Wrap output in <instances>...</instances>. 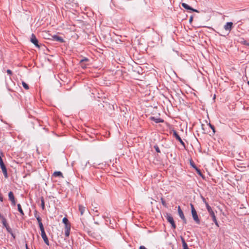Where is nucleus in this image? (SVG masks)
Wrapping results in <instances>:
<instances>
[{"instance_id": "obj_1", "label": "nucleus", "mask_w": 249, "mask_h": 249, "mask_svg": "<svg viewBox=\"0 0 249 249\" xmlns=\"http://www.w3.org/2000/svg\"><path fill=\"white\" fill-rule=\"evenodd\" d=\"M190 206L191 207V213H192L193 219L196 222V224H199L200 223V221L198 217L196 211L195 210V209L194 207V205L192 204H190Z\"/></svg>"}, {"instance_id": "obj_2", "label": "nucleus", "mask_w": 249, "mask_h": 249, "mask_svg": "<svg viewBox=\"0 0 249 249\" xmlns=\"http://www.w3.org/2000/svg\"><path fill=\"white\" fill-rule=\"evenodd\" d=\"M165 217L168 222L171 224L172 228L174 229H175L176 228V225L171 215L170 214L167 213Z\"/></svg>"}, {"instance_id": "obj_3", "label": "nucleus", "mask_w": 249, "mask_h": 249, "mask_svg": "<svg viewBox=\"0 0 249 249\" xmlns=\"http://www.w3.org/2000/svg\"><path fill=\"white\" fill-rule=\"evenodd\" d=\"M173 136L176 138V139L178 140L180 143L184 147L185 146V143L182 141V139L180 137V136L178 135V133L175 130H173Z\"/></svg>"}, {"instance_id": "obj_4", "label": "nucleus", "mask_w": 249, "mask_h": 249, "mask_svg": "<svg viewBox=\"0 0 249 249\" xmlns=\"http://www.w3.org/2000/svg\"><path fill=\"white\" fill-rule=\"evenodd\" d=\"M41 237H42L43 240H44L45 243L47 245H49V241L48 237H47V235H46V234L45 233V230L41 231Z\"/></svg>"}, {"instance_id": "obj_5", "label": "nucleus", "mask_w": 249, "mask_h": 249, "mask_svg": "<svg viewBox=\"0 0 249 249\" xmlns=\"http://www.w3.org/2000/svg\"><path fill=\"white\" fill-rule=\"evenodd\" d=\"M31 41L37 47L39 48V45L38 44V40L36 38L35 35L33 34H32L31 37Z\"/></svg>"}, {"instance_id": "obj_6", "label": "nucleus", "mask_w": 249, "mask_h": 249, "mask_svg": "<svg viewBox=\"0 0 249 249\" xmlns=\"http://www.w3.org/2000/svg\"><path fill=\"white\" fill-rule=\"evenodd\" d=\"M8 197L9 200L11 201L12 205L15 206L16 205V201L14 194L11 191L8 193Z\"/></svg>"}, {"instance_id": "obj_7", "label": "nucleus", "mask_w": 249, "mask_h": 249, "mask_svg": "<svg viewBox=\"0 0 249 249\" xmlns=\"http://www.w3.org/2000/svg\"><path fill=\"white\" fill-rule=\"evenodd\" d=\"M232 22H228L224 25V28L226 31L230 32L232 28Z\"/></svg>"}, {"instance_id": "obj_8", "label": "nucleus", "mask_w": 249, "mask_h": 249, "mask_svg": "<svg viewBox=\"0 0 249 249\" xmlns=\"http://www.w3.org/2000/svg\"><path fill=\"white\" fill-rule=\"evenodd\" d=\"M181 5L183 8H184L185 9H186L187 10H191L194 12L199 13V11L198 10L193 9V8H192L189 5H188L187 4H186L185 3H182Z\"/></svg>"}, {"instance_id": "obj_9", "label": "nucleus", "mask_w": 249, "mask_h": 249, "mask_svg": "<svg viewBox=\"0 0 249 249\" xmlns=\"http://www.w3.org/2000/svg\"><path fill=\"white\" fill-rule=\"evenodd\" d=\"M88 61L89 59L87 58H84V59H82L80 60V64L83 69H85L87 68V64H85V62H88Z\"/></svg>"}, {"instance_id": "obj_10", "label": "nucleus", "mask_w": 249, "mask_h": 249, "mask_svg": "<svg viewBox=\"0 0 249 249\" xmlns=\"http://www.w3.org/2000/svg\"><path fill=\"white\" fill-rule=\"evenodd\" d=\"M206 208L211 216L215 215L214 212L208 204H206Z\"/></svg>"}, {"instance_id": "obj_11", "label": "nucleus", "mask_w": 249, "mask_h": 249, "mask_svg": "<svg viewBox=\"0 0 249 249\" xmlns=\"http://www.w3.org/2000/svg\"><path fill=\"white\" fill-rule=\"evenodd\" d=\"M86 208L85 206L82 205H79V211L81 215H82L84 212L86 211Z\"/></svg>"}, {"instance_id": "obj_12", "label": "nucleus", "mask_w": 249, "mask_h": 249, "mask_svg": "<svg viewBox=\"0 0 249 249\" xmlns=\"http://www.w3.org/2000/svg\"><path fill=\"white\" fill-rule=\"evenodd\" d=\"M53 38L54 40H55L56 41H59L60 42H64V39H63V38H62L61 37L59 36H58L55 35V36H53Z\"/></svg>"}, {"instance_id": "obj_13", "label": "nucleus", "mask_w": 249, "mask_h": 249, "mask_svg": "<svg viewBox=\"0 0 249 249\" xmlns=\"http://www.w3.org/2000/svg\"><path fill=\"white\" fill-rule=\"evenodd\" d=\"M181 240L182 243L183 249H189L187 243L185 242L184 239L181 237Z\"/></svg>"}, {"instance_id": "obj_14", "label": "nucleus", "mask_w": 249, "mask_h": 249, "mask_svg": "<svg viewBox=\"0 0 249 249\" xmlns=\"http://www.w3.org/2000/svg\"><path fill=\"white\" fill-rule=\"evenodd\" d=\"M178 215L180 216V217L181 218H184V215L182 211L180 206H178Z\"/></svg>"}, {"instance_id": "obj_15", "label": "nucleus", "mask_w": 249, "mask_h": 249, "mask_svg": "<svg viewBox=\"0 0 249 249\" xmlns=\"http://www.w3.org/2000/svg\"><path fill=\"white\" fill-rule=\"evenodd\" d=\"M53 176L55 177H63L62 173L60 171H55L53 173Z\"/></svg>"}, {"instance_id": "obj_16", "label": "nucleus", "mask_w": 249, "mask_h": 249, "mask_svg": "<svg viewBox=\"0 0 249 249\" xmlns=\"http://www.w3.org/2000/svg\"><path fill=\"white\" fill-rule=\"evenodd\" d=\"M18 211H19V212L20 213V214L22 215H23L24 214V212L21 208V206L20 205V204H18Z\"/></svg>"}, {"instance_id": "obj_17", "label": "nucleus", "mask_w": 249, "mask_h": 249, "mask_svg": "<svg viewBox=\"0 0 249 249\" xmlns=\"http://www.w3.org/2000/svg\"><path fill=\"white\" fill-rule=\"evenodd\" d=\"M2 219V222L3 224V225L6 227L7 226L6 220V219L1 215V217H0Z\"/></svg>"}, {"instance_id": "obj_18", "label": "nucleus", "mask_w": 249, "mask_h": 249, "mask_svg": "<svg viewBox=\"0 0 249 249\" xmlns=\"http://www.w3.org/2000/svg\"><path fill=\"white\" fill-rule=\"evenodd\" d=\"M151 120H153L156 123H158L160 122H162L163 121L160 118H155L154 117H151Z\"/></svg>"}, {"instance_id": "obj_19", "label": "nucleus", "mask_w": 249, "mask_h": 249, "mask_svg": "<svg viewBox=\"0 0 249 249\" xmlns=\"http://www.w3.org/2000/svg\"><path fill=\"white\" fill-rule=\"evenodd\" d=\"M22 85L25 89H29V86L25 82L22 81Z\"/></svg>"}, {"instance_id": "obj_20", "label": "nucleus", "mask_w": 249, "mask_h": 249, "mask_svg": "<svg viewBox=\"0 0 249 249\" xmlns=\"http://www.w3.org/2000/svg\"><path fill=\"white\" fill-rule=\"evenodd\" d=\"M41 208L43 210H44L45 209V202H44V199L43 197L41 198Z\"/></svg>"}, {"instance_id": "obj_21", "label": "nucleus", "mask_w": 249, "mask_h": 249, "mask_svg": "<svg viewBox=\"0 0 249 249\" xmlns=\"http://www.w3.org/2000/svg\"><path fill=\"white\" fill-rule=\"evenodd\" d=\"M65 230H71V225L70 224H66L65 225Z\"/></svg>"}, {"instance_id": "obj_22", "label": "nucleus", "mask_w": 249, "mask_h": 249, "mask_svg": "<svg viewBox=\"0 0 249 249\" xmlns=\"http://www.w3.org/2000/svg\"><path fill=\"white\" fill-rule=\"evenodd\" d=\"M39 227L41 231H44V227L42 222L38 223Z\"/></svg>"}, {"instance_id": "obj_23", "label": "nucleus", "mask_w": 249, "mask_h": 249, "mask_svg": "<svg viewBox=\"0 0 249 249\" xmlns=\"http://www.w3.org/2000/svg\"><path fill=\"white\" fill-rule=\"evenodd\" d=\"M6 229H7V231L11 234V235H12V236H13V237H14V238H15V236H14V235L13 233L12 232V230H11V229L9 228V227L7 226L6 227Z\"/></svg>"}, {"instance_id": "obj_24", "label": "nucleus", "mask_w": 249, "mask_h": 249, "mask_svg": "<svg viewBox=\"0 0 249 249\" xmlns=\"http://www.w3.org/2000/svg\"><path fill=\"white\" fill-rule=\"evenodd\" d=\"M154 148H155V150L158 153H160V148H159L158 146L157 145H155L154 146Z\"/></svg>"}, {"instance_id": "obj_25", "label": "nucleus", "mask_w": 249, "mask_h": 249, "mask_svg": "<svg viewBox=\"0 0 249 249\" xmlns=\"http://www.w3.org/2000/svg\"><path fill=\"white\" fill-rule=\"evenodd\" d=\"M161 202L163 206L164 207H167L166 202L163 198H161Z\"/></svg>"}, {"instance_id": "obj_26", "label": "nucleus", "mask_w": 249, "mask_h": 249, "mask_svg": "<svg viewBox=\"0 0 249 249\" xmlns=\"http://www.w3.org/2000/svg\"><path fill=\"white\" fill-rule=\"evenodd\" d=\"M63 223L66 225V224H69L68 223V220L66 217H64L63 219Z\"/></svg>"}, {"instance_id": "obj_27", "label": "nucleus", "mask_w": 249, "mask_h": 249, "mask_svg": "<svg viewBox=\"0 0 249 249\" xmlns=\"http://www.w3.org/2000/svg\"><path fill=\"white\" fill-rule=\"evenodd\" d=\"M70 231L65 230V234L66 237H68L70 235Z\"/></svg>"}, {"instance_id": "obj_28", "label": "nucleus", "mask_w": 249, "mask_h": 249, "mask_svg": "<svg viewBox=\"0 0 249 249\" xmlns=\"http://www.w3.org/2000/svg\"><path fill=\"white\" fill-rule=\"evenodd\" d=\"M0 168L2 170V171H3L4 170H6V168L5 166L4 165V164H2V165H0Z\"/></svg>"}, {"instance_id": "obj_29", "label": "nucleus", "mask_w": 249, "mask_h": 249, "mask_svg": "<svg viewBox=\"0 0 249 249\" xmlns=\"http://www.w3.org/2000/svg\"><path fill=\"white\" fill-rule=\"evenodd\" d=\"M0 168L2 170V171H3L4 170H6V168L5 166L4 165V164H2V165H0Z\"/></svg>"}, {"instance_id": "obj_30", "label": "nucleus", "mask_w": 249, "mask_h": 249, "mask_svg": "<svg viewBox=\"0 0 249 249\" xmlns=\"http://www.w3.org/2000/svg\"><path fill=\"white\" fill-rule=\"evenodd\" d=\"M3 173V175L4 176V177L5 178H7V169L6 170H4L3 171H2Z\"/></svg>"}, {"instance_id": "obj_31", "label": "nucleus", "mask_w": 249, "mask_h": 249, "mask_svg": "<svg viewBox=\"0 0 249 249\" xmlns=\"http://www.w3.org/2000/svg\"><path fill=\"white\" fill-rule=\"evenodd\" d=\"M212 218V219H213V221L214 222H216L217 221V219H216V216L215 215L211 216Z\"/></svg>"}, {"instance_id": "obj_32", "label": "nucleus", "mask_w": 249, "mask_h": 249, "mask_svg": "<svg viewBox=\"0 0 249 249\" xmlns=\"http://www.w3.org/2000/svg\"><path fill=\"white\" fill-rule=\"evenodd\" d=\"M209 125H210L211 128L213 130V132H215V130H214V126L212 125L211 124H209Z\"/></svg>"}, {"instance_id": "obj_33", "label": "nucleus", "mask_w": 249, "mask_h": 249, "mask_svg": "<svg viewBox=\"0 0 249 249\" xmlns=\"http://www.w3.org/2000/svg\"><path fill=\"white\" fill-rule=\"evenodd\" d=\"M36 219L38 221V223L41 222V218L39 217V216H37V217H36Z\"/></svg>"}, {"instance_id": "obj_34", "label": "nucleus", "mask_w": 249, "mask_h": 249, "mask_svg": "<svg viewBox=\"0 0 249 249\" xmlns=\"http://www.w3.org/2000/svg\"><path fill=\"white\" fill-rule=\"evenodd\" d=\"M202 199L203 202L205 203V205L206 206V204H208V203L206 201L205 198L203 197H202Z\"/></svg>"}, {"instance_id": "obj_35", "label": "nucleus", "mask_w": 249, "mask_h": 249, "mask_svg": "<svg viewBox=\"0 0 249 249\" xmlns=\"http://www.w3.org/2000/svg\"><path fill=\"white\" fill-rule=\"evenodd\" d=\"M7 73L9 75H11L12 74V72L10 70H7Z\"/></svg>"}, {"instance_id": "obj_36", "label": "nucleus", "mask_w": 249, "mask_h": 249, "mask_svg": "<svg viewBox=\"0 0 249 249\" xmlns=\"http://www.w3.org/2000/svg\"><path fill=\"white\" fill-rule=\"evenodd\" d=\"M2 164H4V163L3 162V160H2V159L1 157V156H0V165H2Z\"/></svg>"}, {"instance_id": "obj_37", "label": "nucleus", "mask_w": 249, "mask_h": 249, "mask_svg": "<svg viewBox=\"0 0 249 249\" xmlns=\"http://www.w3.org/2000/svg\"><path fill=\"white\" fill-rule=\"evenodd\" d=\"M181 219H182L183 223L184 224H186L187 223V221H186V219L185 216L184 217V218H181Z\"/></svg>"}, {"instance_id": "obj_38", "label": "nucleus", "mask_w": 249, "mask_h": 249, "mask_svg": "<svg viewBox=\"0 0 249 249\" xmlns=\"http://www.w3.org/2000/svg\"><path fill=\"white\" fill-rule=\"evenodd\" d=\"M191 165L195 169H196L197 167L196 166V165H195V164L193 162H191Z\"/></svg>"}, {"instance_id": "obj_39", "label": "nucleus", "mask_w": 249, "mask_h": 249, "mask_svg": "<svg viewBox=\"0 0 249 249\" xmlns=\"http://www.w3.org/2000/svg\"><path fill=\"white\" fill-rule=\"evenodd\" d=\"M196 170L197 171V172L199 174V175H201V171L199 169H198L197 168H196Z\"/></svg>"}, {"instance_id": "obj_40", "label": "nucleus", "mask_w": 249, "mask_h": 249, "mask_svg": "<svg viewBox=\"0 0 249 249\" xmlns=\"http://www.w3.org/2000/svg\"><path fill=\"white\" fill-rule=\"evenodd\" d=\"M139 249H147L144 246H141L140 247Z\"/></svg>"}, {"instance_id": "obj_41", "label": "nucleus", "mask_w": 249, "mask_h": 249, "mask_svg": "<svg viewBox=\"0 0 249 249\" xmlns=\"http://www.w3.org/2000/svg\"><path fill=\"white\" fill-rule=\"evenodd\" d=\"M242 43L243 44H245V45H247V44H249V43H247V42L246 41V40H244L243 42H242Z\"/></svg>"}, {"instance_id": "obj_42", "label": "nucleus", "mask_w": 249, "mask_h": 249, "mask_svg": "<svg viewBox=\"0 0 249 249\" xmlns=\"http://www.w3.org/2000/svg\"><path fill=\"white\" fill-rule=\"evenodd\" d=\"M0 201L1 202L3 201V197L0 194Z\"/></svg>"}, {"instance_id": "obj_43", "label": "nucleus", "mask_w": 249, "mask_h": 249, "mask_svg": "<svg viewBox=\"0 0 249 249\" xmlns=\"http://www.w3.org/2000/svg\"><path fill=\"white\" fill-rule=\"evenodd\" d=\"M214 224H215V225H216L217 227H219V225H218V222H217V221H216V222H214Z\"/></svg>"}, {"instance_id": "obj_44", "label": "nucleus", "mask_w": 249, "mask_h": 249, "mask_svg": "<svg viewBox=\"0 0 249 249\" xmlns=\"http://www.w3.org/2000/svg\"><path fill=\"white\" fill-rule=\"evenodd\" d=\"M193 20V17H191L190 19H189V22H191Z\"/></svg>"}, {"instance_id": "obj_45", "label": "nucleus", "mask_w": 249, "mask_h": 249, "mask_svg": "<svg viewBox=\"0 0 249 249\" xmlns=\"http://www.w3.org/2000/svg\"><path fill=\"white\" fill-rule=\"evenodd\" d=\"M37 216L38 215L37 214V212L35 211V216L36 218L37 217Z\"/></svg>"}, {"instance_id": "obj_46", "label": "nucleus", "mask_w": 249, "mask_h": 249, "mask_svg": "<svg viewBox=\"0 0 249 249\" xmlns=\"http://www.w3.org/2000/svg\"><path fill=\"white\" fill-rule=\"evenodd\" d=\"M26 249H29L28 247L27 244H26Z\"/></svg>"}, {"instance_id": "obj_47", "label": "nucleus", "mask_w": 249, "mask_h": 249, "mask_svg": "<svg viewBox=\"0 0 249 249\" xmlns=\"http://www.w3.org/2000/svg\"><path fill=\"white\" fill-rule=\"evenodd\" d=\"M248 84L249 86V81L248 82Z\"/></svg>"}, {"instance_id": "obj_48", "label": "nucleus", "mask_w": 249, "mask_h": 249, "mask_svg": "<svg viewBox=\"0 0 249 249\" xmlns=\"http://www.w3.org/2000/svg\"><path fill=\"white\" fill-rule=\"evenodd\" d=\"M1 217V214L0 213V217Z\"/></svg>"}, {"instance_id": "obj_49", "label": "nucleus", "mask_w": 249, "mask_h": 249, "mask_svg": "<svg viewBox=\"0 0 249 249\" xmlns=\"http://www.w3.org/2000/svg\"><path fill=\"white\" fill-rule=\"evenodd\" d=\"M247 45L249 46V44H247Z\"/></svg>"}]
</instances>
